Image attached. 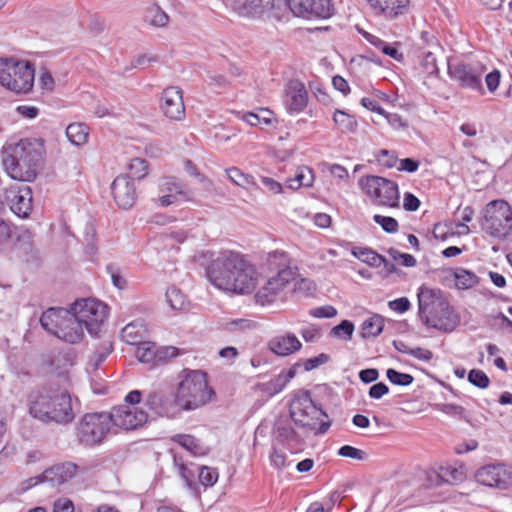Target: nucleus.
I'll return each mask as SVG.
<instances>
[{
    "mask_svg": "<svg viewBox=\"0 0 512 512\" xmlns=\"http://www.w3.org/2000/svg\"><path fill=\"white\" fill-rule=\"evenodd\" d=\"M77 471V466L71 462L55 465L42 474V481L51 487L60 486L72 479Z\"/></svg>",
    "mask_w": 512,
    "mask_h": 512,
    "instance_id": "obj_25",
    "label": "nucleus"
},
{
    "mask_svg": "<svg viewBox=\"0 0 512 512\" xmlns=\"http://www.w3.org/2000/svg\"><path fill=\"white\" fill-rule=\"evenodd\" d=\"M259 276L252 263L231 250L219 252L207 268V277L216 288L238 294L254 291Z\"/></svg>",
    "mask_w": 512,
    "mask_h": 512,
    "instance_id": "obj_1",
    "label": "nucleus"
},
{
    "mask_svg": "<svg viewBox=\"0 0 512 512\" xmlns=\"http://www.w3.org/2000/svg\"><path fill=\"white\" fill-rule=\"evenodd\" d=\"M389 255L393 258L394 261L399 262L401 265L405 267H413L416 264V259L414 256L406 253H401L395 248H390L388 250Z\"/></svg>",
    "mask_w": 512,
    "mask_h": 512,
    "instance_id": "obj_54",
    "label": "nucleus"
},
{
    "mask_svg": "<svg viewBox=\"0 0 512 512\" xmlns=\"http://www.w3.org/2000/svg\"><path fill=\"white\" fill-rule=\"evenodd\" d=\"M354 255L358 257L362 262L367 263L373 267H380L381 265L387 266V260L374 252L371 249H360L358 252H354Z\"/></svg>",
    "mask_w": 512,
    "mask_h": 512,
    "instance_id": "obj_42",
    "label": "nucleus"
},
{
    "mask_svg": "<svg viewBox=\"0 0 512 512\" xmlns=\"http://www.w3.org/2000/svg\"><path fill=\"white\" fill-rule=\"evenodd\" d=\"M41 326L49 333L69 343L80 341L84 328L70 310L50 308L40 318Z\"/></svg>",
    "mask_w": 512,
    "mask_h": 512,
    "instance_id": "obj_7",
    "label": "nucleus"
},
{
    "mask_svg": "<svg viewBox=\"0 0 512 512\" xmlns=\"http://www.w3.org/2000/svg\"><path fill=\"white\" fill-rule=\"evenodd\" d=\"M421 67L423 73L428 76L438 75L439 73L436 57L432 52H427L424 54L421 60Z\"/></svg>",
    "mask_w": 512,
    "mask_h": 512,
    "instance_id": "obj_49",
    "label": "nucleus"
},
{
    "mask_svg": "<svg viewBox=\"0 0 512 512\" xmlns=\"http://www.w3.org/2000/svg\"><path fill=\"white\" fill-rule=\"evenodd\" d=\"M482 230L492 238L505 240L512 235V207L504 200H494L485 207Z\"/></svg>",
    "mask_w": 512,
    "mask_h": 512,
    "instance_id": "obj_9",
    "label": "nucleus"
},
{
    "mask_svg": "<svg viewBox=\"0 0 512 512\" xmlns=\"http://www.w3.org/2000/svg\"><path fill=\"white\" fill-rule=\"evenodd\" d=\"M70 311L84 329L90 334H97L100 325L107 316V306L94 298L76 300Z\"/></svg>",
    "mask_w": 512,
    "mask_h": 512,
    "instance_id": "obj_12",
    "label": "nucleus"
},
{
    "mask_svg": "<svg viewBox=\"0 0 512 512\" xmlns=\"http://www.w3.org/2000/svg\"><path fill=\"white\" fill-rule=\"evenodd\" d=\"M129 175L137 180L144 179L149 173V166L142 158H133L128 164Z\"/></svg>",
    "mask_w": 512,
    "mask_h": 512,
    "instance_id": "obj_44",
    "label": "nucleus"
},
{
    "mask_svg": "<svg viewBox=\"0 0 512 512\" xmlns=\"http://www.w3.org/2000/svg\"><path fill=\"white\" fill-rule=\"evenodd\" d=\"M111 191L116 204L122 209H129L136 202V188L128 175L117 176L111 184Z\"/></svg>",
    "mask_w": 512,
    "mask_h": 512,
    "instance_id": "obj_22",
    "label": "nucleus"
},
{
    "mask_svg": "<svg viewBox=\"0 0 512 512\" xmlns=\"http://www.w3.org/2000/svg\"><path fill=\"white\" fill-rule=\"evenodd\" d=\"M29 412L32 417L47 423L67 424L75 417L71 395L61 390H44L32 397Z\"/></svg>",
    "mask_w": 512,
    "mask_h": 512,
    "instance_id": "obj_4",
    "label": "nucleus"
},
{
    "mask_svg": "<svg viewBox=\"0 0 512 512\" xmlns=\"http://www.w3.org/2000/svg\"><path fill=\"white\" fill-rule=\"evenodd\" d=\"M113 346L110 341L102 342L95 350L89 360V365L96 370L112 352Z\"/></svg>",
    "mask_w": 512,
    "mask_h": 512,
    "instance_id": "obj_40",
    "label": "nucleus"
},
{
    "mask_svg": "<svg viewBox=\"0 0 512 512\" xmlns=\"http://www.w3.org/2000/svg\"><path fill=\"white\" fill-rule=\"evenodd\" d=\"M290 416L294 423L302 428L305 433L324 434L330 427L329 422H321L326 414L317 408L308 391H300L295 394L290 403Z\"/></svg>",
    "mask_w": 512,
    "mask_h": 512,
    "instance_id": "obj_6",
    "label": "nucleus"
},
{
    "mask_svg": "<svg viewBox=\"0 0 512 512\" xmlns=\"http://www.w3.org/2000/svg\"><path fill=\"white\" fill-rule=\"evenodd\" d=\"M377 161L387 168H392L397 165L399 162L397 155L393 151H389L386 149L380 150L376 154Z\"/></svg>",
    "mask_w": 512,
    "mask_h": 512,
    "instance_id": "obj_52",
    "label": "nucleus"
},
{
    "mask_svg": "<svg viewBox=\"0 0 512 512\" xmlns=\"http://www.w3.org/2000/svg\"><path fill=\"white\" fill-rule=\"evenodd\" d=\"M174 463L178 470L179 475L181 478L186 482L187 487L192 488L194 483L195 475L197 474V467H199L196 464L191 463L190 465H187L181 461V459L174 457Z\"/></svg>",
    "mask_w": 512,
    "mask_h": 512,
    "instance_id": "obj_39",
    "label": "nucleus"
},
{
    "mask_svg": "<svg viewBox=\"0 0 512 512\" xmlns=\"http://www.w3.org/2000/svg\"><path fill=\"white\" fill-rule=\"evenodd\" d=\"M297 365L291 367L287 371H281L277 376L268 382L259 383L256 388L267 396H274L280 393L287 384L295 377Z\"/></svg>",
    "mask_w": 512,
    "mask_h": 512,
    "instance_id": "obj_28",
    "label": "nucleus"
},
{
    "mask_svg": "<svg viewBox=\"0 0 512 512\" xmlns=\"http://www.w3.org/2000/svg\"><path fill=\"white\" fill-rule=\"evenodd\" d=\"M264 265L270 272H276V274H280L284 270H293L290 266L289 255L280 250L268 253Z\"/></svg>",
    "mask_w": 512,
    "mask_h": 512,
    "instance_id": "obj_29",
    "label": "nucleus"
},
{
    "mask_svg": "<svg viewBox=\"0 0 512 512\" xmlns=\"http://www.w3.org/2000/svg\"><path fill=\"white\" fill-rule=\"evenodd\" d=\"M384 328V318L374 314L361 324L360 334L362 338L377 337Z\"/></svg>",
    "mask_w": 512,
    "mask_h": 512,
    "instance_id": "obj_32",
    "label": "nucleus"
},
{
    "mask_svg": "<svg viewBox=\"0 0 512 512\" xmlns=\"http://www.w3.org/2000/svg\"><path fill=\"white\" fill-rule=\"evenodd\" d=\"M208 85L220 92L221 90L226 89L229 86V81L224 75L213 73L208 76L207 80Z\"/></svg>",
    "mask_w": 512,
    "mask_h": 512,
    "instance_id": "obj_55",
    "label": "nucleus"
},
{
    "mask_svg": "<svg viewBox=\"0 0 512 512\" xmlns=\"http://www.w3.org/2000/svg\"><path fill=\"white\" fill-rule=\"evenodd\" d=\"M468 380L474 386L482 389L487 388L490 383L488 376L482 370L478 369H472L469 372Z\"/></svg>",
    "mask_w": 512,
    "mask_h": 512,
    "instance_id": "obj_51",
    "label": "nucleus"
},
{
    "mask_svg": "<svg viewBox=\"0 0 512 512\" xmlns=\"http://www.w3.org/2000/svg\"><path fill=\"white\" fill-rule=\"evenodd\" d=\"M294 277V270H284L280 274L270 276L256 292V302L261 305L274 302Z\"/></svg>",
    "mask_w": 512,
    "mask_h": 512,
    "instance_id": "obj_15",
    "label": "nucleus"
},
{
    "mask_svg": "<svg viewBox=\"0 0 512 512\" xmlns=\"http://www.w3.org/2000/svg\"><path fill=\"white\" fill-rule=\"evenodd\" d=\"M313 183V170L307 166L298 167L295 176L286 181L287 187L292 190H297L301 187H311Z\"/></svg>",
    "mask_w": 512,
    "mask_h": 512,
    "instance_id": "obj_31",
    "label": "nucleus"
},
{
    "mask_svg": "<svg viewBox=\"0 0 512 512\" xmlns=\"http://www.w3.org/2000/svg\"><path fill=\"white\" fill-rule=\"evenodd\" d=\"M295 16L304 18H323L332 15L331 0H287Z\"/></svg>",
    "mask_w": 512,
    "mask_h": 512,
    "instance_id": "obj_19",
    "label": "nucleus"
},
{
    "mask_svg": "<svg viewBox=\"0 0 512 512\" xmlns=\"http://www.w3.org/2000/svg\"><path fill=\"white\" fill-rule=\"evenodd\" d=\"M309 314L314 318H333L337 315V309L332 305L313 308Z\"/></svg>",
    "mask_w": 512,
    "mask_h": 512,
    "instance_id": "obj_56",
    "label": "nucleus"
},
{
    "mask_svg": "<svg viewBox=\"0 0 512 512\" xmlns=\"http://www.w3.org/2000/svg\"><path fill=\"white\" fill-rule=\"evenodd\" d=\"M475 477L482 485L505 489L512 484V467L501 463L489 464L481 467Z\"/></svg>",
    "mask_w": 512,
    "mask_h": 512,
    "instance_id": "obj_16",
    "label": "nucleus"
},
{
    "mask_svg": "<svg viewBox=\"0 0 512 512\" xmlns=\"http://www.w3.org/2000/svg\"><path fill=\"white\" fill-rule=\"evenodd\" d=\"M198 479L204 487H212L218 481L219 473L216 468L208 466L197 467Z\"/></svg>",
    "mask_w": 512,
    "mask_h": 512,
    "instance_id": "obj_43",
    "label": "nucleus"
},
{
    "mask_svg": "<svg viewBox=\"0 0 512 512\" xmlns=\"http://www.w3.org/2000/svg\"><path fill=\"white\" fill-rule=\"evenodd\" d=\"M44 154L42 139L25 138L16 143H8L3 147L2 163L7 174L14 180L31 182Z\"/></svg>",
    "mask_w": 512,
    "mask_h": 512,
    "instance_id": "obj_2",
    "label": "nucleus"
},
{
    "mask_svg": "<svg viewBox=\"0 0 512 512\" xmlns=\"http://www.w3.org/2000/svg\"><path fill=\"white\" fill-rule=\"evenodd\" d=\"M373 220L381 226L387 233H395L398 231V222L395 218L382 215H374Z\"/></svg>",
    "mask_w": 512,
    "mask_h": 512,
    "instance_id": "obj_50",
    "label": "nucleus"
},
{
    "mask_svg": "<svg viewBox=\"0 0 512 512\" xmlns=\"http://www.w3.org/2000/svg\"><path fill=\"white\" fill-rule=\"evenodd\" d=\"M276 0H227V4L241 16H256L275 6Z\"/></svg>",
    "mask_w": 512,
    "mask_h": 512,
    "instance_id": "obj_24",
    "label": "nucleus"
},
{
    "mask_svg": "<svg viewBox=\"0 0 512 512\" xmlns=\"http://www.w3.org/2000/svg\"><path fill=\"white\" fill-rule=\"evenodd\" d=\"M159 107L168 119L182 121L185 118L183 91L176 86L165 88L160 96Z\"/></svg>",
    "mask_w": 512,
    "mask_h": 512,
    "instance_id": "obj_18",
    "label": "nucleus"
},
{
    "mask_svg": "<svg viewBox=\"0 0 512 512\" xmlns=\"http://www.w3.org/2000/svg\"><path fill=\"white\" fill-rule=\"evenodd\" d=\"M5 201L15 215L26 218L32 211L31 188L27 185H13L6 190Z\"/></svg>",
    "mask_w": 512,
    "mask_h": 512,
    "instance_id": "obj_20",
    "label": "nucleus"
},
{
    "mask_svg": "<svg viewBox=\"0 0 512 512\" xmlns=\"http://www.w3.org/2000/svg\"><path fill=\"white\" fill-rule=\"evenodd\" d=\"M135 356L142 363H155L156 362V345L150 341H141L136 344Z\"/></svg>",
    "mask_w": 512,
    "mask_h": 512,
    "instance_id": "obj_38",
    "label": "nucleus"
},
{
    "mask_svg": "<svg viewBox=\"0 0 512 512\" xmlns=\"http://www.w3.org/2000/svg\"><path fill=\"white\" fill-rule=\"evenodd\" d=\"M54 512H74V504L67 498H61L55 501L53 506Z\"/></svg>",
    "mask_w": 512,
    "mask_h": 512,
    "instance_id": "obj_64",
    "label": "nucleus"
},
{
    "mask_svg": "<svg viewBox=\"0 0 512 512\" xmlns=\"http://www.w3.org/2000/svg\"><path fill=\"white\" fill-rule=\"evenodd\" d=\"M145 405L157 415L168 418H174L185 410L177 393L152 392L146 398Z\"/></svg>",
    "mask_w": 512,
    "mask_h": 512,
    "instance_id": "obj_17",
    "label": "nucleus"
},
{
    "mask_svg": "<svg viewBox=\"0 0 512 512\" xmlns=\"http://www.w3.org/2000/svg\"><path fill=\"white\" fill-rule=\"evenodd\" d=\"M268 347L278 356H288L299 351L302 344L294 334L286 333L273 337L269 341Z\"/></svg>",
    "mask_w": 512,
    "mask_h": 512,
    "instance_id": "obj_26",
    "label": "nucleus"
},
{
    "mask_svg": "<svg viewBox=\"0 0 512 512\" xmlns=\"http://www.w3.org/2000/svg\"><path fill=\"white\" fill-rule=\"evenodd\" d=\"M276 436L283 442H299L300 438L295 430L288 424L279 423L276 426Z\"/></svg>",
    "mask_w": 512,
    "mask_h": 512,
    "instance_id": "obj_46",
    "label": "nucleus"
},
{
    "mask_svg": "<svg viewBox=\"0 0 512 512\" xmlns=\"http://www.w3.org/2000/svg\"><path fill=\"white\" fill-rule=\"evenodd\" d=\"M145 21L154 27L163 28L169 23V16L157 4L149 6L145 13Z\"/></svg>",
    "mask_w": 512,
    "mask_h": 512,
    "instance_id": "obj_34",
    "label": "nucleus"
},
{
    "mask_svg": "<svg viewBox=\"0 0 512 512\" xmlns=\"http://www.w3.org/2000/svg\"><path fill=\"white\" fill-rule=\"evenodd\" d=\"M329 361V356L325 353H321L316 357L309 358L304 362V369L306 371L313 370L319 367L322 364H325Z\"/></svg>",
    "mask_w": 512,
    "mask_h": 512,
    "instance_id": "obj_60",
    "label": "nucleus"
},
{
    "mask_svg": "<svg viewBox=\"0 0 512 512\" xmlns=\"http://www.w3.org/2000/svg\"><path fill=\"white\" fill-rule=\"evenodd\" d=\"M226 174L230 181L242 188L247 189L250 185L255 184L254 178L251 175L245 174L237 167L226 169Z\"/></svg>",
    "mask_w": 512,
    "mask_h": 512,
    "instance_id": "obj_41",
    "label": "nucleus"
},
{
    "mask_svg": "<svg viewBox=\"0 0 512 512\" xmlns=\"http://www.w3.org/2000/svg\"><path fill=\"white\" fill-rule=\"evenodd\" d=\"M283 104L290 114H299L308 104V92L302 81L290 79L284 87Z\"/></svg>",
    "mask_w": 512,
    "mask_h": 512,
    "instance_id": "obj_21",
    "label": "nucleus"
},
{
    "mask_svg": "<svg viewBox=\"0 0 512 512\" xmlns=\"http://www.w3.org/2000/svg\"><path fill=\"white\" fill-rule=\"evenodd\" d=\"M39 86L42 90L47 92H51L54 89L55 81L51 73L46 69L41 71L39 76Z\"/></svg>",
    "mask_w": 512,
    "mask_h": 512,
    "instance_id": "obj_59",
    "label": "nucleus"
},
{
    "mask_svg": "<svg viewBox=\"0 0 512 512\" xmlns=\"http://www.w3.org/2000/svg\"><path fill=\"white\" fill-rule=\"evenodd\" d=\"M88 135V127L83 123H72L66 128L67 138L76 146L85 144L87 142Z\"/></svg>",
    "mask_w": 512,
    "mask_h": 512,
    "instance_id": "obj_37",
    "label": "nucleus"
},
{
    "mask_svg": "<svg viewBox=\"0 0 512 512\" xmlns=\"http://www.w3.org/2000/svg\"><path fill=\"white\" fill-rule=\"evenodd\" d=\"M388 306L391 310L404 313L410 308V301L406 297H401L392 301H389Z\"/></svg>",
    "mask_w": 512,
    "mask_h": 512,
    "instance_id": "obj_62",
    "label": "nucleus"
},
{
    "mask_svg": "<svg viewBox=\"0 0 512 512\" xmlns=\"http://www.w3.org/2000/svg\"><path fill=\"white\" fill-rule=\"evenodd\" d=\"M35 80V68L27 60L14 57L0 58V84L16 94L32 91Z\"/></svg>",
    "mask_w": 512,
    "mask_h": 512,
    "instance_id": "obj_5",
    "label": "nucleus"
},
{
    "mask_svg": "<svg viewBox=\"0 0 512 512\" xmlns=\"http://www.w3.org/2000/svg\"><path fill=\"white\" fill-rule=\"evenodd\" d=\"M333 121L342 133H354L358 127L355 117L343 110L334 112Z\"/></svg>",
    "mask_w": 512,
    "mask_h": 512,
    "instance_id": "obj_35",
    "label": "nucleus"
},
{
    "mask_svg": "<svg viewBox=\"0 0 512 512\" xmlns=\"http://www.w3.org/2000/svg\"><path fill=\"white\" fill-rule=\"evenodd\" d=\"M177 394L185 410L197 409L208 403L213 395L206 374L200 370L184 371Z\"/></svg>",
    "mask_w": 512,
    "mask_h": 512,
    "instance_id": "obj_8",
    "label": "nucleus"
},
{
    "mask_svg": "<svg viewBox=\"0 0 512 512\" xmlns=\"http://www.w3.org/2000/svg\"><path fill=\"white\" fill-rule=\"evenodd\" d=\"M182 196H186L182 184L175 177H163L158 182V196L153 201L159 207H167Z\"/></svg>",
    "mask_w": 512,
    "mask_h": 512,
    "instance_id": "obj_23",
    "label": "nucleus"
},
{
    "mask_svg": "<svg viewBox=\"0 0 512 512\" xmlns=\"http://www.w3.org/2000/svg\"><path fill=\"white\" fill-rule=\"evenodd\" d=\"M455 285L458 289H470L479 283L478 276L464 268H456L453 272Z\"/></svg>",
    "mask_w": 512,
    "mask_h": 512,
    "instance_id": "obj_36",
    "label": "nucleus"
},
{
    "mask_svg": "<svg viewBox=\"0 0 512 512\" xmlns=\"http://www.w3.org/2000/svg\"><path fill=\"white\" fill-rule=\"evenodd\" d=\"M12 230L8 223L0 218V250H2L10 241Z\"/></svg>",
    "mask_w": 512,
    "mask_h": 512,
    "instance_id": "obj_61",
    "label": "nucleus"
},
{
    "mask_svg": "<svg viewBox=\"0 0 512 512\" xmlns=\"http://www.w3.org/2000/svg\"><path fill=\"white\" fill-rule=\"evenodd\" d=\"M371 8L388 19H395L407 11L409 0H367Z\"/></svg>",
    "mask_w": 512,
    "mask_h": 512,
    "instance_id": "obj_27",
    "label": "nucleus"
},
{
    "mask_svg": "<svg viewBox=\"0 0 512 512\" xmlns=\"http://www.w3.org/2000/svg\"><path fill=\"white\" fill-rule=\"evenodd\" d=\"M382 116H384L386 118V120L388 121L389 125L393 129L399 130V129H404V128L407 127V124L405 123V121L397 113H387V112H385V114H382Z\"/></svg>",
    "mask_w": 512,
    "mask_h": 512,
    "instance_id": "obj_63",
    "label": "nucleus"
},
{
    "mask_svg": "<svg viewBox=\"0 0 512 512\" xmlns=\"http://www.w3.org/2000/svg\"><path fill=\"white\" fill-rule=\"evenodd\" d=\"M166 300L173 310H181L185 305V296L177 288H169L166 292Z\"/></svg>",
    "mask_w": 512,
    "mask_h": 512,
    "instance_id": "obj_45",
    "label": "nucleus"
},
{
    "mask_svg": "<svg viewBox=\"0 0 512 512\" xmlns=\"http://www.w3.org/2000/svg\"><path fill=\"white\" fill-rule=\"evenodd\" d=\"M359 186L373 204L390 208L399 206L400 194L394 181L381 176L366 175L360 178Z\"/></svg>",
    "mask_w": 512,
    "mask_h": 512,
    "instance_id": "obj_10",
    "label": "nucleus"
},
{
    "mask_svg": "<svg viewBox=\"0 0 512 512\" xmlns=\"http://www.w3.org/2000/svg\"><path fill=\"white\" fill-rule=\"evenodd\" d=\"M354 332V324L349 320H343L332 328L331 334L338 338L350 340Z\"/></svg>",
    "mask_w": 512,
    "mask_h": 512,
    "instance_id": "obj_47",
    "label": "nucleus"
},
{
    "mask_svg": "<svg viewBox=\"0 0 512 512\" xmlns=\"http://www.w3.org/2000/svg\"><path fill=\"white\" fill-rule=\"evenodd\" d=\"M147 336V329L141 321H134L127 324L121 332L122 339L130 344L136 345L143 341Z\"/></svg>",
    "mask_w": 512,
    "mask_h": 512,
    "instance_id": "obj_30",
    "label": "nucleus"
},
{
    "mask_svg": "<svg viewBox=\"0 0 512 512\" xmlns=\"http://www.w3.org/2000/svg\"><path fill=\"white\" fill-rule=\"evenodd\" d=\"M399 45L400 44L398 42L392 44L386 42L385 45L382 47L381 52L391 57L397 62H402L404 59V55L402 52L399 51Z\"/></svg>",
    "mask_w": 512,
    "mask_h": 512,
    "instance_id": "obj_57",
    "label": "nucleus"
},
{
    "mask_svg": "<svg viewBox=\"0 0 512 512\" xmlns=\"http://www.w3.org/2000/svg\"><path fill=\"white\" fill-rule=\"evenodd\" d=\"M111 425L109 413H87L77 424V439L84 446L92 447L98 445L108 435Z\"/></svg>",
    "mask_w": 512,
    "mask_h": 512,
    "instance_id": "obj_11",
    "label": "nucleus"
},
{
    "mask_svg": "<svg viewBox=\"0 0 512 512\" xmlns=\"http://www.w3.org/2000/svg\"><path fill=\"white\" fill-rule=\"evenodd\" d=\"M450 77L464 88L482 91L484 67L479 63H457L448 66Z\"/></svg>",
    "mask_w": 512,
    "mask_h": 512,
    "instance_id": "obj_14",
    "label": "nucleus"
},
{
    "mask_svg": "<svg viewBox=\"0 0 512 512\" xmlns=\"http://www.w3.org/2000/svg\"><path fill=\"white\" fill-rule=\"evenodd\" d=\"M386 376L391 383L400 386H408L414 380L412 375L398 372L397 370L392 368L386 371Z\"/></svg>",
    "mask_w": 512,
    "mask_h": 512,
    "instance_id": "obj_48",
    "label": "nucleus"
},
{
    "mask_svg": "<svg viewBox=\"0 0 512 512\" xmlns=\"http://www.w3.org/2000/svg\"><path fill=\"white\" fill-rule=\"evenodd\" d=\"M338 455L358 461L366 459V452L350 445H344L338 450Z\"/></svg>",
    "mask_w": 512,
    "mask_h": 512,
    "instance_id": "obj_53",
    "label": "nucleus"
},
{
    "mask_svg": "<svg viewBox=\"0 0 512 512\" xmlns=\"http://www.w3.org/2000/svg\"><path fill=\"white\" fill-rule=\"evenodd\" d=\"M418 314L428 327L449 333L459 324V317L453 312L440 289L421 286L417 293Z\"/></svg>",
    "mask_w": 512,
    "mask_h": 512,
    "instance_id": "obj_3",
    "label": "nucleus"
},
{
    "mask_svg": "<svg viewBox=\"0 0 512 512\" xmlns=\"http://www.w3.org/2000/svg\"><path fill=\"white\" fill-rule=\"evenodd\" d=\"M403 353L425 362L430 361L433 357V353L430 350L421 347L409 348L403 350Z\"/></svg>",
    "mask_w": 512,
    "mask_h": 512,
    "instance_id": "obj_58",
    "label": "nucleus"
},
{
    "mask_svg": "<svg viewBox=\"0 0 512 512\" xmlns=\"http://www.w3.org/2000/svg\"><path fill=\"white\" fill-rule=\"evenodd\" d=\"M171 440L194 456L204 455L205 449L194 436L188 434H176Z\"/></svg>",
    "mask_w": 512,
    "mask_h": 512,
    "instance_id": "obj_33",
    "label": "nucleus"
},
{
    "mask_svg": "<svg viewBox=\"0 0 512 512\" xmlns=\"http://www.w3.org/2000/svg\"><path fill=\"white\" fill-rule=\"evenodd\" d=\"M112 426L124 431H132L142 427L148 419L145 410L137 406L119 405L109 413Z\"/></svg>",
    "mask_w": 512,
    "mask_h": 512,
    "instance_id": "obj_13",
    "label": "nucleus"
}]
</instances>
